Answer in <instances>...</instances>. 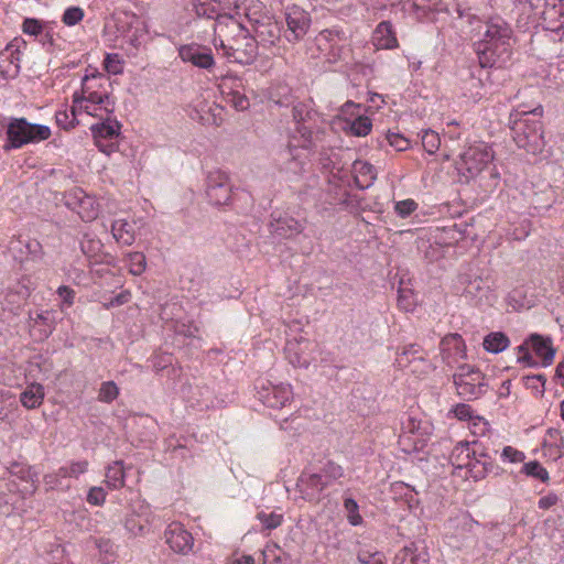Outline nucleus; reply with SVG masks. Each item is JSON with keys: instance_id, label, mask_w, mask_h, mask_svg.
I'll list each match as a JSON object with an SVG mask.
<instances>
[{"instance_id": "f257e3e1", "label": "nucleus", "mask_w": 564, "mask_h": 564, "mask_svg": "<svg viewBox=\"0 0 564 564\" xmlns=\"http://www.w3.org/2000/svg\"><path fill=\"white\" fill-rule=\"evenodd\" d=\"M292 117L295 127L286 149L280 154V166L290 177H297L308 170L311 151L321 140L326 121L307 102H296Z\"/></svg>"}, {"instance_id": "f03ea898", "label": "nucleus", "mask_w": 564, "mask_h": 564, "mask_svg": "<svg viewBox=\"0 0 564 564\" xmlns=\"http://www.w3.org/2000/svg\"><path fill=\"white\" fill-rule=\"evenodd\" d=\"M216 7L209 8L206 2L196 6V13L208 19H215L213 24L215 37L214 45L223 52L229 43H235L245 34H250L249 24L243 13H238L239 3L236 0H213Z\"/></svg>"}, {"instance_id": "7ed1b4c3", "label": "nucleus", "mask_w": 564, "mask_h": 564, "mask_svg": "<svg viewBox=\"0 0 564 564\" xmlns=\"http://www.w3.org/2000/svg\"><path fill=\"white\" fill-rule=\"evenodd\" d=\"M475 46L481 67H501L512 55V30L503 20H491Z\"/></svg>"}, {"instance_id": "20e7f679", "label": "nucleus", "mask_w": 564, "mask_h": 564, "mask_svg": "<svg viewBox=\"0 0 564 564\" xmlns=\"http://www.w3.org/2000/svg\"><path fill=\"white\" fill-rule=\"evenodd\" d=\"M542 115L541 105L533 108L520 105L510 112L509 117L513 141L519 148L533 154L541 152L545 144L542 123L539 120Z\"/></svg>"}, {"instance_id": "39448f33", "label": "nucleus", "mask_w": 564, "mask_h": 564, "mask_svg": "<svg viewBox=\"0 0 564 564\" xmlns=\"http://www.w3.org/2000/svg\"><path fill=\"white\" fill-rule=\"evenodd\" d=\"M238 13H243L250 34L258 45L269 48L275 46L281 40V26L270 14L263 11L260 0H242L239 2Z\"/></svg>"}, {"instance_id": "423d86ee", "label": "nucleus", "mask_w": 564, "mask_h": 564, "mask_svg": "<svg viewBox=\"0 0 564 564\" xmlns=\"http://www.w3.org/2000/svg\"><path fill=\"white\" fill-rule=\"evenodd\" d=\"M492 149L484 141L468 143L455 163L463 182L478 177L494 161Z\"/></svg>"}, {"instance_id": "0eeeda50", "label": "nucleus", "mask_w": 564, "mask_h": 564, "mask_svg": "<svg viewBox=\"0 0 564 564\" xmlns=\"http://www.w3.org/2000/svg\"><path fill=\"white\" fill-rule=\"evenodd\" d=\"M457 291L478 307L492 306L498 299L495 283L489 275L460 274L457 280Z\"/></svg>"}, {"instance_id": "6e6552de", "label": "nucleus", "mask_w": 564, "mask_h": 564, "mask_svg": "<svg viewBox=\"0 0 564 564\" xmlns=\"http://www.w3.org/2000/svg\"><path fill=\"white\" fill-rule=\"evenodd\" d=\"M6 134L4 149L11 150L47 140L51 137V129L45 124L31 123L25 118H11Z\"/></svg>"}, {"instance_id": "1a4fd4ad", "label": "nucleus", "mask_w": 564, "mask_h": 564, "mask_svg": "<svg viewBox=\"0 0 564 564\" xmlns=\"http://www.w3.org/2000/svg\"><path fill=\"white\" fill-rule=\"evenodd\" d=\"M453 381L458 395L467 400L480 398L488 389L485 375L478 368L467 364L457 367Z\"/></svg>"}, {"instance_id": "9d476101", "label": "nucleus", "mask_w": 564, "mask_h": 564, "mask_svg": "<svg viewBox=\"0 0 564 564\" xmlns=\"http://www.w3.org/2000/svg\"><path fill=\"white\" fill-rule=\"evenodd\" d=\"M154 514L151 507L143 500H137L124 520L126 530L133 536H143L151 531Z\"/></svg>"}, {"instance_id": "9b49d317", "label": "nucleus", "mask_w": 564, "mask_h": 564, "mask_svg": "<svg viewBox=\"0 0 564 564\" xmlns=\"http://www.w3.org/2000/svg\"><path fill=\"white\" fill-rule=\"evenodd\" d=\"M67 208L76 212L84 221L95 220L100 210V206L96 198L88 195L82 188H73L64 196Z\"/></svg>"}, {"instance_id": "f8f14e48", "label": "nucleus", "mask_w": 564, "mask_h": 564, "mask_svg": "<svg viewBox=\"0 0 564 564\" xmlns=\"http://www.w3.org/2000/svg\"><path fill=\"white\" fill-rule=\"evenodd\" d=\"M206 195L214 205L221 206L229 203L231 198V184L226 172L214 170L208 173Z\"/></svg>"}, {"instance_id": "ddd939ff", "label": "nucleus", "mask_w": 564, "mask_h": 564, "mask_svg": "<svg viewBox=\"0 0 564 564\" xmlns=\"http://www.w3.org/2000/svg\"><path fill=\"white\" fill-rule=\"evenodd\" d=\"M9 487L22 497L33 495L37 489L39 474L28 465L14 464L10 469Z\"/></svg>"}, {"instance_id": "4468645a", "label": "nucleus", "mask_w": 564, "mask_h": 564, "mask_svg": "<svg viewBox=\"0 0 564 564\" xmlns=\"http://www.w3.org/2000/svg\"><path fill=\"white\" fill-rule=\"evenodd\" d=\"M343 37L339 31L323 30L315 37L319 56L328 63H336L345 54Z\"/></svg>"}, {"instance_id": "2eb2a0df", "label": "nucleus", "mask_w": 564, "mask_h": 564, "mask_svg": "<svg viewBox=\"0 0 564 564\" xmlns=\"http://www.w3.org/2000/svg\"><path fill=\"white\" fill-rule=\"evenodd\" d=\"M286 30L284 37L290 43L301 41L311 25L310 14L297 6L288 7L285 11Z\"/></svg>"}, {"instance_id": "dca6fc26", "label": "nucleus", "mask_w": 564, "mask_h": 564, "mask_svg": "<svg viewBox=\"0 0 564 564\" xmlns=\"http://www.w3.org/2000/svg\"><path fill=\"white\" fill-rule=\"evenodd\" d=\"M258 399L268 408L282 409L293 400V390L288 383L268 382L259 387Z\"/></svg>"}, {"instance_id": "f3484780", "label": "nucleus", "mask_w": 564, "mask_h": 564, "mask_svg": "<svg viewBox=\"0 0 564 564\" xmlns=\"http://www.w3.org/2000/svg\"><path fill=\"white\" fill-rule=\"evenodd\" d=\"M251 34H245L235 43H229L223 54L229 62L241 65L251 64L258 55V44Z\"/></svg>"}, {"instance_id": "a211bd4d", "label": "nucleus", "mask_w": 564, "mask_h": 564, "mask_svg": "<svg viewBox=\"0 0 564 564\" xmlns=\"http://www.w3.org/2000/svg\"><path fill=\"white\" fill-rule=\"evenodd\" d=\"M395 362L399 367H410L413 373L424 375L433 370V365L424 357L422 348L416 344L403 347L398 354Z\"/></svg>"}, {"instance_id": "6ab92c4d", "label": "nucleus", "mask_w": 564, "mask_h": 564, "mask_svg": "<svg viewBox=\"0 0 564 564\" xmlns=\"http://www.w3.org/2000/svg\"><path fill=\"white\" fill-rule=\"evenodd\" d=\"M219 89L224 100L237 111H245L250 107L241 79L235 77L223 78Z\"/></svg>"}, {"instance_id": "aec40b11", "label": "nucleus", "mask_w": 564, "mask_h": 564, "mask_svg": "<svg viewBox=\"0 0 564 564\" xmlns=\"http://www.w3.org/2000/svg\"><path fill=\"white\" fill-rule=\"evenodd\" d=\"M178 57L184 63H191L193 66L209 70L215 66V59L209 47L191 43L178 47Z\"/></svg>"}, {"instance_id": "412c9836", "label": "nucleus", "mask_w": 564, "mask_h": 564, "mask_svg": "<svg viewBox=\"0 0 564 564\" xmlns=\"http://www.w3.org/2000/svg\"><path fill=\"white\" fill-rule=\"evenodd\" d=\"M166 544L178 554H188L194 546L192 534L180 522L170 523L164 532Z\"/></svg>"}, {"instance_id": "4be33fe9", "label": "nucleus", "mask_w": 564, "mask_h": 564, "mask_svg": "<svg viewBox=\"0 0 564 564\" xmlns=\"http://www.w3.org/2000/svg\"><path fill=\"white\" fill-rule=\"evenodd\" d=\"M8 250L15 261L39 260L43 256L42 245L36 239L13 238L10 240Z\"/></svg>"}, {"instance_id": "5701e85b", "label": "nucleus", "mask_w": 564, "mask_h": 564, "mask_svg": "<svg viewBox=\"0 0 564 564\" xmlns=\"http://www.w3.org/2000/svg\"><path fill=\"white\" fill-rule=\"evenodd\" d=\"M315 345L307 339L288 340L284 351L286 359L294 367L307 368L313 360L311 351Z\"/></svg>"}, {"instance_id": "b1692460", "label": "nucleus", "mask_w": 564, "mask_h": 564, "mask_svg": "<svg viewBox=\"0 0 564 564\" xmlns=\"http://www.w3.org/2000/svg\"><path fill=\"white\" fill-rule=\"evenodd\" d=\"M30 334L36 341H43L55 329L54 314L51 311L30 313Z\"/></svg>"}, {"instance_id": "393cba45", "label": "nucleus", "mask_w": 564, "mask_h": 564, "mask_svg": "<svg viewBox=\"0 0 564 564\" xmlns=\"http://www.w3.org/2000/svg\"><path fill=\"white\" fill-rule=\"evenodd\" d=\"M80 250L90 262L112 264L115 261L111 254L104 252L101 240L88 232L80 239Z\"/></svg>"}, {"instance_id": "a878e982", "label": "nucleus", "mask_w": 564, "mask_h": 564, "mask_svg": "<svg viewBox=\"0 0 564 564\" xmlns=\"http://www.w3.org/2000/svg\"><path fill=\"white\" fill-rule=\"evenodd\" d=\"M296 486L301 497L307 501H319L325 490L317 473L306 470L299 477Z\"/></svg>"}, {"instance_id": "bb28decb", "label": "nucleus", "mask_w": 564, "mask_h": 564, "mask_svg": "<svg viewBox=\"0 0 564 564\" xmlns=\"http://www.w3.org/2000/svg\"><path fill=\"white\" fill-rule=\"evenodd\" d=\"M21 52L14 44H8L0 53V76L3 79L15 78L21 69Z\"/></svg>"}, {"instance_id": "cd10ccee", "label": "nucleus", "mask_w": 564, "mask_h": 564, "mask_svg": "<svg viewBox=\"0 0 564 564\" xmlns=\"http://www.w3.org/2000/svg\"><path fill=\"white\" fill-rule=\"evenodd\" d=\"M494 468L492 459L481 451H476L468 465L464 467L465 476L475 481L484 479Z\"/></svg>"}, {"instance_id": "c85d7f7f", "label": "nucleus", "mask_w": 564, "mask_h": 564, "mask_svg": "<svg viewBox=\"0 0 564 564\" xmlns=\"http://www.w3.org/2000/svg\"><path fill=\"white\" fill-rule=\"evenodd\" d=\"M530 347L536 357L541 359L542 367H549L552 365L556 350L552 345L550 337H543L539 334H532L529 337Z\"/></svg>"}, {"instance_id": "c756f323", "label": "nucleus", "mask_w": 564, "mask_h": 564, "mask_svg": "<svg viewBox=\"0 0 564 564\" xmlns=\"http://www.w3.org/2000/svg\"><path fill=\"white\" fill-rule=\"evenodd\" d=\"M304 226L290 216L273 217L270 223V231L276 238H291L302 232Z\"/></svg>"}, {"instance_id": "7c9ffc66", "label": "nucleus", "mask_w": 564, "mask_h": 564, "mask_svg": "<svg viewBox=\"0 0 564 564\" xmlns=\"http://www.w3.org/2000/svg\"><path fill=\"white\" fill-rule=\"evenodd\" d=\"M351 174L356 186L360 189L370 187L377 178L375 166L364 160L354 161L351 164Z\"/></svg>"}, {"instance_id": "2f4dec72", "label": "nucleus", "mask_w": 564, "mask_h": 564, "mask_svg": "<svg viewBox=\"0 0 564 564\" xmlns=\"http://www.w3.org/2000/svg\"><path fill=\"white\" fill-rule=\"evenodd\" d=\"M373 45L381 50H392L398 46V40L389 21L380 22L372 34Z\"/></svg>"}, {"instance_id": "473e14b6", "label": "nucleus", "mask_w": 564, "mask_h": 564, "mask_svg": "<svg viewBox=\"0 0 564 564\" xmlns=\"http://www.w3.org/2000/svg\"><path fill=\"white\" fill-rule=\"evenodd\" d=\"M99 78L97 75L88 76L86 75L83 78L82 84V90L79 91V95L85 100V102H91V104H104L110 106V104H113L108 95L107 91H98L95 89L94 82H96Z\"/></svg>"}, {"instance_id": "72a5a7b5", "label": "nucleus", "mask_w": 564, "mask_h": 564, "mask_svg": "<svg viewBox=\"0 0 564 564\" xmlns=\"http://www.w3.org/2000/svg\"><path fill=\"white\" fill-rule=\"evenodd\" d=\"M429 554L424 546L411 543L398 552L393 564H427Z\"/></svg>"}, {"instance_id": "f704fd0d", "label": "nucleus", "mask_w": 564, "mask_h": 564, "mask_svg": "<svg viewBox=\"0 0 564 564\" xmlns=\"http://www.w3.org/2000/svg\"><path fill=\"white\" fill-rule=\"evenodd\" d=\"M441 351L445 359H465L466 346L459 334H448L441 340Z\"/></svg>"}, {"instance_id": "c9c22d12", "label": "nucleus", "mask_w": 564, "mask_h": 564, "mask_svg": "<svg viewBox=\"0 0 564 564\" xmlns=\"http://www.w3.org/2000/svg\"><path fill=\"white\" fill-rule=\"evenodd\" d=\"M148 41V28L144 21L135 19L123 34V42L138 51Z\"/></svg>"}, {"instance_id": "e433bc0d", "label": "nucleus", "mask_w": 564, "mask_h": 564, "mask_svg": "<svg viewBox=\"0 0 564 564\" xmlns=\"http://www.w3.org/2000/svg\"><path fill=\"white\" fill-rule=\"evenodd\" d=\"M477 449L478 444L476 442H459L452 449L449 460L455 468L464 469Z\"/></svg>"}, {"instance_id": "4c0bfd02", "label": "nucleus", "mask_w": 564, "mask_h": 564, "mask_svg": "<svg viewBox=\"0 0 564 564\" xmlns=\"http://www.w3.org/2000/svg\"><path fill=\"white\" fill-rule=\"evenodd\" d=\"M35 289V283L30 276H22L19 281L8 288V301L12 304L20 305L25 301Z\"/></svg>"}, {"instance_id": "58836bf2", "label": "nucleus", "mask_w": 564, "mask_h": 564, "mask_svg": "<svg viewBox=\"0 0 564 564\" xmlns=\"http://www.w3.org/2000/svg\"><path fill=\"white\" fill-rule=\"evenodd\" d=\"M121 124L115 120L110 119L108 117L107 119H102L101 122L93 124L90 127L91 134L94 139H107L109 140H117V138L120 134Z\"/></svg>"}, {"instance_id": "ea45409f", "label": "nucleus", "mask_w": 564, "mask_h": 564, "mask_svg": "<svg viewBox=\"0 0 564 564\" xmlns=\"http://www.w3.org/2000/svg\"><path fill=\"white\" fill-rule=\"evenodd\" d=\"M44 397V387L40 383H31L20 394V401L24 408L32 410L43 403Z\"/></svg>"}, {"instance_id": "a19ab883", "label": "nucleus", "mask_w": 564, "mask_h": 564, "mask_svg": "<svg viewBox=\"0 0 564 564\" xmlns=\"http://www.w3.org/2000/svg\"><path fill=\"white\" fill-rule=\"evenodd\" d=\"M403 9L409 13H413L419 20H430L431 12L441 10L432 0H406L403 3Z\"/></svg>"}, {"instance_id": "79ce46f5", "label": "nucleus", "mask_w": 564, "mask_h": 564, "mask_svg": "<svg viewBox=\"0 0 564 564\" xmlns=\"http://www.w3.org/2000/svg\"><path fill=\"white\" fill-rule=\"evenodd\" d=\"M111 232L115 240L122 246H131L135 240L133 226L124 219L115 220Z\"/></svg>"}, {"instance_id": "37998d69", "label": "nucleus", "mask_w": 564, "mask_h": 564, "mask_svg": "<svg viewBox=\"0 0 564 564\" xmlns=\"http://www.w3.org/2000/svg\"><path fill=\"white\" fill-rule=\"evenodd\" d=\"M318 477H321L324 489L339 482V480L345 476L344 468L332 462H326L319 471H317Z\"/></svg>"}, {"instance_id": "c03bdc74", "label": "nucleus", "mask_w": 564, "mask_h": 564, "mask_svg": "<svg viewBox=\"0 0 564 564\" xmlns=\"http://www.w3.org/2000/svg\"><path fill=\"white\" fill-rule=\"evenodd\" d=\"M105 482L111 490L120 489L124 486V468L121 460H116L108 466L106 470Z\"/></svg>"}, {"instance_id": "a18cd8bd", "label": "nucleus", "mask_w": 564, "mask_h": 564, "mask_svg": "<svg viewBox=\"0 0 564 564\" xmlns=\"http://www.w3.org/2000/svg\"><path fill=\"white\" fill-rule=\"evenodd\" d=\"M188 402L199 410L208 409L214 405L213 391L208 387H195L188 395Z\"/></svg>"}, {"instance_id": "49530a36", "label": "nucleus", "mask_w": 564, "mask_h": 564, "mask_svg": "<svg viewBox=\"0 0 564 564\" xmlns=\"http://www.w3.org/2000/svg\"><path fill=\"white\" fill-rule=\"evenodd\" d=\"M510 344L509 338L501 332H494L484 338L482 346L486 351L491 354H499L508 348Z\"/></svg>"}, {"instance_id": "de8ad7c7", "label": "nucleus", "mask_w": 564, "mask_h": 564, "mask_svg": "<svg viewBox=\"0 0 564 564\" xmlns=\"http://www.w3.org/2000/svg\"><path fill=\"white\" fill-rule=\"evenodd\" d=\"M66 469L59 467L56 471L44 475L43 481L46 487V490H67L69 489V484L66 481Z\"/></svg>"}, {"instance_id": "09e8293b", "label": "nucleus", "mask_w": 564, "mask_h": 564, "mask_svg": "<svg viewBox=\"0 0 564 564\" xmlns=\"http://www.w3.org/2000/svg\"><path fill=\"white\" fill-rule=\"evenodd\" d=\"M345 129L355 137H366L372 129V122L369 117L358 116L351 121H347Z\"/></svg>"}, {"instance_id": "8fccbe9b", "label": "nucleus", "mask_w": 564, "mask_h": 564, "mask_svg": "<svg viewBox=\"0 0 564 564\" xmlns=\"http://www.w3.org/2000/svg\"><path fill=\"white\" fill-rule=\"evenodd\" d=\"M262 557L264 564H290L289 556L276 544H267Z\"/></svg>"}, {"instance_id": "3c124183", "label": "nucleus", "mask_w": 564, "mask_h": 564, "mask_svg": "<svg viewBox=\"0 0 564 564\" xmlns=\"http://www.w3.org/2000/svg\"><path fill=\"white\" fill-rule=\"evenodd\" d=\"M357 564H387L382 552L370 546H362L357 553Z\"/></svg>"}, {"instance_id": "603ef678", "label": "nucleus", "mask_w": 564, "mask_h": 564, "mask_svg": "<svg viewBox=\"0 0 564 564\" xmlns=\"http://www.w3.org/2000/svg\"><path fill=\"white\" fill-rule=\"evenodd\" d=\"M344 510L346 512L347 521L349 524L357 527L364 523V519L359 513V506L352 498H345Z\"/></svg>"}, {"instance_id": "864d4df0", "label": "nucleus", "mask_w": 564, "mask_h": 564, "mask_svg": "<svg viewBox=\"0 0 564 564\" xmlns=\"http://www.w3.org/2000/svg\"><path fill=\"white\" fill-rule=\"evenodd\" d=\"M422 145L429 154H434L441 147L440 134L431 129L422 131L421 134Z\"/></svg>"}, {"instance_id": "5fc2aeb1", "label": "nucleus", "mask_w": 564, "mask_h": 564, "mask_svg": "<svg viewBox=\"0 0 564 564\" xmlns=\"http://www.w3.org/2000/svg\"><path fill=\"white\" fill-rule=\"evenodd\" d=\"M128 265L131 274L141 275L147 268L145 256L142 252H129Z\"/></svg>"}, {"instance_id": "6e6d98bb", "label": "nucleus", "mask_w": 564, "mask_h": 564, "mask_svg": "<svg viewBox=\"0 0 564 564\" xmlns=\"http://www.w3.org/2000/svg\"><path fill=\"white\" fill-rule=\"evenodd\" d=\"M522 471L527 476L536 478L543 482H546L549 480L547 470L538 460H532V462L525 463L522 466Z\"/></svg>"}, {"instance_id": "4d7b16f0", "label": "nucleus", "mask_w": 564, "mask_h": 564, "mask_svg": "<svg viewBox=\"0 0 564 564\" xmlns=\"http://www.w3.org/2000/svg\"><path fill=\"white\" fill-rule=\"evenodd\" d=\"M113 109H115L113 104H110V106L108 107V105H104V104L86 102L85 113L102 120V119H107L108 117H110V115L113 112Z\"/></svg>"}, {"instance_id": "13d9d810", "label": "nucleus", "mask_w": 564, "mask_h": 564, "mask_svg": "<svg viewBox=\"0 0 564 564\" xmlns=\"http://www.w3.org/2000/svg\"><path fill=\"white\" fill-rule=\"evenodd\" d=\"M205 124L220 126L224 122V108L217 104L208 106V111L200 117Z\"/></svg>"}, {"instance_id": "bf43d9fd", "label": "nucleus", "mask_w": 564, "mask_h": 564, "mask_svg": "<svg viewBox=\"0 0 564 564\" xmlns=\"http://www.w3.org/2000/svg\"><path fill=\"white\" fill-rule=\"evenodd\" d=\"M517 349H518L517 361L519 364H523L527 367H531V368H535L539 366V362L533 358V356L530 352L531 347H530L529 338L527 340H524L523 344L518 346Z\"/></svg>"}, {"instance_id": "052dcab7", "label": "nucleus", "mask_w": 564, "mask_h": 564, "mask_svg": "<svg viewBox=\"0 0 564 564\" xmlns=\"http://www.w3.org/2000/svg\"><path fill=\"white\" fill-rule=\"evenodd\" d=\"M119 394V388L113 381L102 382L98 392V400L101 402L110 403Z\"/></svg>"}, {"instance_id": "680f3d73", "label": "nucleus", "mask_w": 564, "mask_h": 564, "mask_svg": "<svg viewBox=\"0 0 564 564\" xmlns=\"http://www.w3.org/2000/svg\"><path fill=\"white\" fill-rule=\"evenodd\" d=\"M398 305L405 312H413L416 306V299L410 289H400Z\"/></svg>"}, {"instance_id": "e2e57ef3", "label": "nucleus", "mask_w": 564, "mask_h": 564, "mask_svg": "<svg viewBox=\"0 0 564 564\" xmlns=\"http://www.w3.org/2000/svg\"><path fill=\"white\" fill-rule=\"evenodd\" d=\"M104 66L109 74L120 75L123 73V61L118 54H107L104 59Z\"/></svg>"}, {"instance_id": "0e129e2a", "label": "nucleus", "mask_w": 564, "mask_h": 564, "mask_svg": "<svg viewBox=\"0 0 564 564\" xmlns=\"http://www.w3.org/2000/svg\"><path fill=\"white\" fill-rule=\"evenodd\" d=\"M55 121L58 127H61L65 130H69L78 123V121L74 117V113H72L70 110H68L66 108L59 109L56 111Z\"/></svg>"}, {"instance_id": "69168bd1", "label": "nucleus", "mask_w": 564, "mask_h": 564, "mask_svg": "<svg viewBox=\"0 0 564 564\" xmlns=\"http://www.w3.org/2000/svg\"><path fill=\"white\" fill-rule=\"evenodd\" d=\"M514 7L519 11V14L530 18L531 14L539 9L543 0H513Z\"/></svg>"}, {"instance_id": "338daca9", "label": "nucleus", "mask_w": 564, "mask_h": 564, "mask_svg": "<svg viewBox=\"0 0 564 564\" xmlns=\"http://www.w3.org/2000/svg\"><path fill=\"white\" fill-rule=\"evenodd\" d=\"M257 518L259 519L261 524L268 530L276 529L278 527L281 525L282 520H283V516L280 513H275V512L267 513L263 511L259 512Z\"/></svg>"}, {"instance_id": "774afa93", "label": "nucleus", "mask_w": 564, "mask_h": 564, "mask_svg": "<svg viewBox=\"0 0 564 564\" xmlns=\"http://www.w3.org/2000/svg\"><path fill=\"white\" fill-rule=\"evenodd\" d=\"M84 10L79 7L67 8L62 17V21L67 26H74L84 19Z\"/></svg>"}]
</instances>
